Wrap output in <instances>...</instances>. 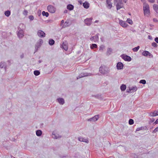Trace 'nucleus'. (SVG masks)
Instances as JSON below:
<instances>
[{
	"instance_id": "1",
	"label": "nucleus",
	"mask_w": 158,
	"mask_h": 158,
	"mask_svg": "<svg viewBox=\"0 0 158 158\" xmlns=\"http://www.w3.org/2000/svg\"><path fill=\"white\" fill-rule=\"evenodd\" d=\"M143 10L145 16L148 17L150 15V11L149 5L147 3L143 4Z\"/></svg>"
},
{
	"instance_id": "2",
	"label": "nucleus",
	"mask_w": 158,
	"mask_h": 158,
	"mask_svg": "<svg viewBox=\"0 0 158 158\" xmlns=\"http://www.w3.org/2000/svg\"><path fill=\"white\" fill-rule=\"evenodd\" d=\"M47 10L49 12L53 13L55 12L56 9L54 6L52 5H49L47 6Z\"/></svg>"
},
{
	"instance_id": "3",
	"label": "nucleus",
	"mask_w": 158,
	"mask_h": 158,
	"mask_svg": "<svg viewBox=\"0 0 158 158\" xmlns=\"http://www.w3.org/2000/svg\"><path fill=\"white\" fill-rule=\"evenodd\" d=\"M122 59L125 61H130L131 60V59L130 56L127 55L123 54L121 56Z\"/></svg>"
},
{
	"instance_id": "4",
	"label": "nucleus",
	"mask_w": 158,
	"mask_h": 158,
	"mask_svg": "<svg viewBox=\"0 0 158 158\" xmlns=\"http://www.w3.org/2000/svg\"><path fill=\"white\" fill-rule=\"evenodd\" d=\"M92 18H87L84 20V22L87 26H90L92 22Z\"/></svg>"
},
{
	"instance_id": "5",
	"label": "nucleus",
	"mask_w": 158,
	"mask_h": 158,
	"mask_svg": "<svg viewBox=\"0 0 158 158\" xmlns=\"http://www.w3.org/2000/svg\"><path fill=\"white\" fill-rule=\"evenodd\" d=\"M71 24V23L69 20H67L64 23L62 28H65L69 27Z\"/></svg>"
},
{
	"instance_id": "6",
	"label": "nucleus",
	"mask_w": 158,
	"mask_h": 158,
	"mask_svg": "<svg viewBox=\"0 0 158 158\" xmlns=\"http://www.w3.org/2000/svg\"><path fill=\"white\" fill-rule=\"evenodd\" d=\"M19 31L17 33V35L19 38H22L24 36V32L21 28L20 29H19Z\"/></svg>"
},
{
	"instance_id": "7",
	"label": "nucleus",
	"mask_w": 158,
	"mask_h": 158,
	"mask_svg": "<svg viewBox=\"0 0 158 158\" xmlns=\"http://www.w3.org/2000/svg\"><path fill=\"white\" fill-rule=\"evenodd\" d=\"M99 34H97L94 36H92L90 38V40L91 41H94V42L98 41L99 39Z\"/></svg>"
},
{
	"instance_id": "8",
	"label": "nucleus",
	"mask_w": 158,
	"mask_h": 158,
	"mask_svg": "<svg viewBox=\"0 0 158 158\" xmlns=\"http://www.w3.org/2000/svg\"><path fill=\"white\" fill-rule=\"evenodd\" d=\"M38 36L40 37H45V33L42 30H39L37 32Z\"/></svg>"
},
{
	"instance_id": "9",
	"label": "nucleus",
	"mask_w": 158,
	"mask_h": 158,
	"mask_svg": "<svg viewBox=\"0 0 158 158\" xmlns=\"http://www.w3.org/2000/svg\"><path fill=\"white\" fill-rule=\"evenodd\" d=\"M119 24L123 27H126L128 26V25L125 22L121 20H119Z\"/></svg>"
},
{
	"instance_id": "10",
	"label": "nucleus",
	"mask_w": 158,
	"mask_h": 158,
	"mask_svg": "<svg viewBox=\"0 0 158 158\" xmlns=\"http://www.w3.org/2000/svg\"><path fill=\"white\" fill-rule=\"evenodd\" d=\"M116 6L117 10H118L123 7V4L122 2V1L121 2L117 3Z\"/></svg>"
},
{
	"instance_id": "11",
	"label": "nucleus",
	"mask_w": 158,
	"mask_h": 158,
	"mask_svg": "<svg viewBox=\"0 0 158 158\" xmlns=\"http://www.w3.org/2000/svg\"><path fill=\"white\" fill-rule=\"evenodd\" d=\"M99 118V116L98 115H95L92 118L89 119L88 120L89 121H96L98 120Z\"/></svg>"
},
{
	"instance_id": "12",
	"label": "nucleus",
	"mask_w": 158,
	"mask_h": 158,
	"mask_svg": "<svg viewBox=\"0 0 158 158\" xmlns=\"http://www.w3.org/2000/svg\"><path fill=\"white\" fill-rule=\"evenodd\" d=\"M117 69H123V64L120 62H118L117 64Z\"/></svg>"
},
{
	"instance_id": "13",
	"label": "nucleus",
	"mask_w": 158,
	"mask_h": 158,
	"mask_svg": "<svg viewBox=\"0 0 158 158\" xmlns=\"http://www.w3.org/2000/svg\"><path fill=\"white\" fill-rule=\"evenodd\" d=\"M142 55L143 56H152V55L149 52L147 51H143L142 53Z\"/></svg>"
},
{
	"instance_id": "14",
	"label": "nucleus",
	"mask_w": 158,
	"mask_h": 158,
	"mask_svg": "<svg viewBox=\"0 0 158 158\" xmlns=\"http://www.w3.org/2000/svg\"><path fill=\"white\" fill-rule=\"evenodd\" d=\"M150 115L152 117H155L158 115V110H155L154 112L151 113Z\"/></svg>"
},
{
	"instance_id": "15",
	"label": "nucleus",
	"mask_w": 158,
	"mask_h": 158,
	"mask_svg": "<svg viewBox=\"0 0 158 158\" xmlns=\"http://www.w3.org/2000/svg\"><path fill=\"white\" fill-rule=\"evenodd\" d=\"M112 49L110 48H108L106 52V55L108 56L110 55L112 53Z\"/></svg>"
},
{
	"instance_id": "16",
	"label": "nucleus",
	"mask_w": 158,
	"mask_h": 158,
	"mask_svg": "<svg viewBox=\"0 0 158 158\" xmlns=\"http://www.w3.org/2000/svg\"><path fill=\"white\" fill-rule=\"evenodd\" d=\"M62 48H63L65 51L67 50L68 47L67 44L65 43H63Z\"/></svg>"
},
{
	"instance_id": "17",
	"label": "nucleus",
	"mask_w": 158,
	"mask_h": 158,
	"mask_svg": "<svg viewBox=\"0 0 158 158\" xmlns=\"http://www.w3.org/2000/svg\"><path fill=\"white\" fill-rule=\"evenodd\" d=\"M79 140L80 141L85 142L86 143H88L89 142L88 140L87 139H85L82 137L79 138Z\"/></svg>"
},
{
	"instance_id": "18",
	"label": "nucleus",
	"mask_w": 158,
	"mask_h": 158,
	"mask_svg": "<svg viewBox=\"0 0 158 158\" xmlns=\"http://www.w3.org/2000/svg\"><path fill=\"white\" fill-rule=\"evenodd\" d=\"M153 7L154 10L158 14V5L157 4H154Z\"/></svg>"
},
{
	"instance_id": "19",
	"label": "nucleus",
	"mask_w": 158,
	"mask_h": 158,
	"mask_svg": "<svg viewBox=\"0 0 158 158\" xmlns=\"http://www.w3.org/2000/svg\"><path fill=\"white\" fill-rule=\"evenodd\" d=\"M67 9L70 10H73L74 8V6L71 4H69L67 6Z\"/></svg>"
},
{
	"instance_id": "20",
	"label": "nucleus",
	"mask_w": 158,
	"mask_h": 158,
	"mask_svg": "<svg viewBox=\"0 0 158 158\" xmlns=\"http://www.w3.org/2000/svg\"><path fill=\"white\" fill-rule=\"evenodd\" d=\"M83 5L84 7L86 9L88 8L89 7V4L88 2H87L83 3Z\"/></svg>"
},
{
	"instance_id": "21",
	"label": "nucleus",
	"mask_w": 158,
	"mask_h": 158,
	"mask_svg": "<svg viewBox=\"0 0 158 158\" xmlns=\"http://www.w3.org/2000/svg\"><path fill=\"white\" fill-rule=\"evenodd\" d=\"M0 67L1 68L6 69V65L4 62H2L0 63Z\"/></svg>"
},
{
	"instance_id": "22",
	"label": "nucleus",
	"mask_w": 158,
	"mask_h": 158,
	"mask_svg": "<svg viewBox=\"0 0 158 158\" xmlns=\"http://www.w3.org/2000/svg\"><path fill=\"white\" fill-rule=\"evenodd\" d=\"M58 102L61 104H63L64 103V100L62 98H59L57 99Z\"/></svg>"
},
{
	"instance_id": "23",
	"label": "nucleus",
	"mask_w": 158,
	"mask_h": 158,
	"mask_svg": "<svg viewBox=\"0 0 158 158\" xmlns=\"http://www.w3.org/2000/svg\"><path fill=\"white\" fill-rule=\"evenodd\" d=\"M137 88L136 86L132 87L130 89V91H131V92H135L137 91Z\"/></svg>"
},
{
	"instance_id": "24",
	"label": "nucleus",
	"mask_w": 158,
	"mask_h": 158,
	"mask_svg": "<svg viewBox=\"0 0 158 158\" xmlns=\"http://www.w3.org/2000/svg\"><path fill=\"white\" fill-rule=\"evenodd\" d=\"M55 41L53 39H51L49 40V44L51 45H52L54 44Z\"/></svg>"
},
{
	"instance_id": "25",
	"label": "nucleus",
	"mask_w": 158,
	"mask_h": 158,
	"mask_svg": "<svg viewBox=\"0 0 158 158\" xmlns=\"http://www.w3.org/2000/svg\"><path fill=\"white\" fill-rule=\"evenodd\" d=\"M126 88V86L125 85H122L120 87V89H121L122 91H124L125 90Z\"/></svg>"
},
{
	"instance_id": "26",
	"label": "nucleus",
	"mask_w": 158,
	"mask_h": 158,
	"mask_svg": "<svg viewBox=\"0 0 158 158\" xmlns=\"http://www.w3.org/2000/svg\"><path fill=\"white\" fill-rule=\"evenodd\" d=\"M42 14L43 16H46V17H48L49 13L48 12H45V11H43L42 12Z\"/></svg>"
},
{
	"instance_id": "27",
	"label": "nucleus",
	"mask_w": 158,
	"mask_h": 158,
	"mask_svg": "<svg viewBox=\"0 0 158 158\" xmlns=\"http://www.w3.org/2000/svg\"><path fill=\"white\" fill-rule=\"evenodd\" d=\"M98 47L97 45L96 44H92L90 46V48L91 49H94V48H96Z\"/></svg>"
},
{
	"instance_id": "28",
	"label": "nucleus",
	"mask_w": 158,
	"mask_h": 158,
	"mask_svg": "<svg viewBox=\"0 0 158 158\" xmlns=\"http://www.w3.org/2000/svg\"><path fill=\"white\" fill-rule=\"evenodd\" d=\"M42 133V131L40 130H37L36 131V135L38 136H40L41 135Z\"/></svg>"
},
{
	"instance_id": "29",
	"label": "nucleus",
	"mask_w": 158,
	"mask_h": 158,
	"mask_svg": "<svg viewBox=\"0 0 158 158\" xmlns=\"http://www.w3.org/2000/svg\"><path fill=\"white\" fill-rule=\"evenodd\" d=\"M107 7L109 9H110L112 7V3L110 2H108V3H106Z\"/></svg>"
},
{
	"instance_id": "30",
	"label": "nucleus",
	"mask_w": 158,
	"mask_h": 158,
	"mask_svg": "<svg viewBox=\"0 0 158 158\" xmlns=\"http://www.w3.org/2000/svg\"><path fill=\"white\" fill-rule=\"evenodd\" d=\"M10 14V12L9 10L6 11L5 12V15L7 17H9Z\"/></svg>"
},
{
	"instance_id": "31",
	"label": "nucleus",
	"mask_w": 158,
	"mask_h": 158,
	"mask_svg": "<svg viewBox=\"0 0 158 158\" xmlns=\"http://www.w3.org/2000/svg\"><path fill=\"white\" fill-rule=\"evenodd\" d=\"M105 47L104 45H101L100 46L99 51L102 52L103 49L105 48Z\"/></svg>"
},
{
	"instance_id": "32",
	"label": "nucleus",
	"mask_w": 158,
	"mask_h": 158,
	"mask_svg": "<svg viewBox=\"0 0 158 158\" xmlns=\"http://www.w3.org/2000/svg\"><path fill=\"white\" fill-rule=\"evenodd\" d=\"M139 46H138L132 49V50L134 52H137L139 48Z\"/></svg>"
},
{
	"instance_id": "33",
	"label": "nucleus",
	"mask_w": 158,
	"mask_h": 158,
	"mask_svg": "<svg viewBox=\"0 0 158 158\" xmlns=\"http://www.w3.org/2000/svg\"><path fill=\"white\" fill-rule=\"evenodd\" d=\"M34 74L35 76H38L40 74V72L38 70H35L34 72Z\"/></svg>"
},
{
	"instance_id": "34",
	"label": "nucleus",
	"mask_w": 158,
	"mask_h": 158,
	"mask_svg": "<svg viewBox=\"0 0 158 158\" xmlns=\"http://www.w3.org/2000/svg\"><path fill=\"white\" fill-rule=\"evenodd\" d=\"M127 21L129 24L131 25H132L133 23L132 21L129 18L127 19Z\"/></svg>"
},
{
	"instance_id": "35",
	"label": "nucleus",
	"mask_w": 158,
	"mask_h": 158,
	"mask_svg": "<svg viewBox=\"0 0 158 158\" xmlns=\"http://www.w3.org/2000/svg\"><path fill=\"white\" fill-rule=\"evenodd\" d=\"M99 71L100 73L103 74H105L107 72L106 70H99Z\"/></svg>"
},
{
	"instance_id": "36",
	"label": "nucleus",
	"mask_w": 158,
	"mask_h": 158,
	"mask_svg": "<svg viewBox=\"0 0 158 158\" xmlns=\"http://www.w3.org/2000/svg\"><path fill=\"white\" fill-rule=\"evenodd\" d=\"M129 123L130 125H132L134 124V121L132 119H130L129 121Z\"/></svg>"
},
{
	"instance_id": "37",
	"label": "nucleus",
	"mask_w": 158,
	"mask_h": 158,
	"mask_svg": "<svg viewBox=\"0 0 158 158\" xmlns=\"http://www.w3.org/2000/svg\"><path fill=\"white\" fill-rule=\"evenodd\" d=\"M139 83L145 84L146 83V81L145 80H142L139 81Z\"/></svg>"
},
{
	"instance_id": "38",
	"label": "nucleus",
	"mask_w": 158,
	"mask_h": 158,
	"mask_svg": "<svg viewBox=\"0 0 158 158\" xmlns=\"http://www.w3.org/2000/svg\"><path fill=\"white\" fill-rule=\"evenodd\" d=\"M152 46L154 47H156L157 46V44L155 42H153L152 44Z\"/></svg>"
},
{
	"instance_id": "39",
	"label": "nucleus",
	"mask_w": 158,
	"mask_h": 158,
	"mask_svg": "<svg viewBox=\"0 0 158 158\" xmlns=\"http://www.w3.org/2000/svg\"><path fill=\"white\" fill-rule=\"evenodd\" d=\"M122 1V0H114V3H117L119 2H121Z\"/></svg>"
},
{
	"instance_id": "40",
	"label": "nucleus",
	"mask_w": 158,
	"mask_h": 158,
	"mask_svg": "<svg viewBox=\"0 0 158 158\" xmlns=\"http://www.w3.org/2000/svg\"><path fill=\"white\" fill-rule=\"evenodd\" d=\"M29 19L31 20H32L34 19V17L33 16L31 15H30L29 16Z\"/></svg>"
},
{
	"instance_id": "41",
	"label": "nucleus",
	"mask_w": 158,
	"mask_h": 158,
	"mask_svg": "<svg viewBox=\"0 0 158 158\" xmlns=\"http://www.w3.org/2000/svg\"><path fill=\"white\" fill-rule=\"evenodd\" d=\"M52 137L54 139H57L59 137H57V136H56L55 134L53 133L52 134Z\"/></svg>"
},
{
	"instance_id": "42",
	"label": "nucleus",
	"mask_w": 158,
	"mask_h": 158,
	"mask_svg": "<svg viewBox=\"0 0 158 158\" xmlns=\"http://www.w3.org/2000/svg\"><path fill=\"white\" fill-rule=\"evenodd\" d=\"M41 44L40 43H38L37 42V43L35 45L36 46H38L39 47H40L41 46Z\"/></svg>"
},
{
	"instance_id": "43",
	"label": "nucleus",
	"mask_w": 158,
	"mask_h": 158,
	"mask_svg": "<svg viewBox=\"0 0 158 158\" xmlns=\"http://www.w3.org/2000/svg\"><path fill=\"white\" fill-rule=\"evenodd\" d=\"M38 42V43H40V44L41 45V44L43 43V40L42 39H40Z\"/></svg>"
},
{
	"instance_id": "44",
	"label": "nucleus",
	"mask_w": 158,
	"mask_h": 158,
	"mask_svg": "<svg viewBox=\"0 0 158 158\" xmlns=\"http://www.w3.org/2000/svg\"><path fill=\"white\" fill-rule=\"evenodd\" d=\"M158 131V128L157 127H156L154 130L153 131L154 133H156Z\"/></svg>"
},
{
	"instance_id": "45",
	"label": "nucleus",
	"mask_w": 158,
	"mask_h": 158,
	"mask_svg": "<svg viewBox=\"0 0 158 158\" xmlns=\"http://www.w3.org/2000/svg\"><path fill=\"white\" fill-rule=\"evenodd\" d=\"M64 20H61V23H60V26H62L63 25V24L64 23Z\"/></svg>"
},
{
	"instance_id": "46",
	"label": "nucleus",
	"mask_w": 158,
	"mask_h": 158,
	"mask_svg": "<svg viewBox=\"0 0 158 158\" xmlns=\"http://www.w3.org/2000/svg\"><path fill=\"white\" fill-rule=\"evenodd\" d=\"M39 47H38V46H35V52H34V53L36 52L37 51V50H38V48H39Z\"/></svg>"
},
{
	"instance_id": "47",
	"label": "nucleus",
	"mask_w": 158,
	"mask_h": 158,
	"mask_svg": "<svg viewBox=\"0 0 158 158\" xmlns=\"http://www.w3.org/2000/svg\"><path fill=\"white\" fill-rule=\"evenodd\" d=\"M28 12L27 10H24L23 12V14L24 15H27Z\"/></svg>"
},
{
	"instance_id": "48",
	"label": "nucleus",
	"mask_w": 158,
	"mask_h": 158,
	"mask_svg": "<svg viewBox=\"0 0 158 158\" xmlns=\"http://www.w3.org/2000/svg\"><path fill=\"white\" fill-rule=\"evenodd\" d=\"M105 68H106V66L105 65H103V66H101L100 67L99 69H105Z\"/></svg>"
},
{
	"instance_id": "49",
	"label": "nucleus",
	"mask_w": 158,
	"mask_h": 158,
	"mask_svg": "<svg viewBox=\"0 0 158 158\" xmlns=\"http://www.w3.org/2000/svg\"><path fill=\"white\" fill-rule=\"evenodd\" d=\"M148 1L151 3H153L155 2V0H148Z\"/></svg>"
},
{
	"instance_id": "50",
	"label": "nucleus",
	"mask_w": 158,
	"mask_h": 158,
	"mask_svg": "<svg viewBox=\"0 0 158 158\" xmlns=\"http://www.w3.org/2000/svg\"><path fill=\"white\" fill-rule=\"evenodd\" d=\"M153 21L154 22L157 23L158 22L157 19L156 18H154L153 19Z\"/></svg>"
},
{
	"instance_id": "51",
	"label": "nucleus",
	"mask_w": 158,
	"mask_h": 158,
	"mask_svg": "<svg viewBox=\"0 0 158 158\" xmlns=\"http://www.w3.org/2000/svg\"><path fill=\"white\" fill-rule=\"evenodd\" d=\"M155 41L158 44V37H156L155 39Z\"/></svg>"
},
{
	"instance_id": "52",
	"label": "nucleus",
	"mask_w": 158,
	"mask_h": 158,
	"mask_svg": "<svg viewBox=\"0 0 158 158\" xmlns=\"http://www.w3.org/2000/svg\"><path fill=\"white\" fill-rule=\"evenodd\" d=\"M155 124H158V118L157 119L154 123Z\"/></svg>"
},
{
	"instance_id": "53",
	"label": "nucleus",
	"mask_w": 158,
	"mask_h": 158,
	"mask_svg": "<svg viewBox=\"0 0 158 158\" xmlns=\"http://www.w3.org/2000/svg\"><path fill=\"white\" fill-rule=\"evenodd\" d=\"M111 0H106V3H108V2H110Z\"/></svg>"
},
{
	"instance_id": "54",
	"label": "nucleus",
	"mask_w": 158,
	"mask_h": 158,
	"mask_svg": "<svg viewBox=\"0 0 158 158\" xmlns=\"http://www.w3.org/2000/svg\"><path fill=\"white\" fill-rule=\"evenodd\" d=\"M64 13H68V10H64Z\"/></svg>"
},
{
	"instance_id": "55",
	"label": "nucleus",
	"mask_w": 158,
	"mask_h": 158,
	"mask_svg": "<svg viewBox=\"0 0 158 158\" xmlns=\"http://www.w3.org/2000/svg\"><path fill=\"white\" fill-rule=\"evenodd\" d=\"M23 56H24V55H23V54H22V55L21 56V58H22L23 57Z\"/></svg>"
},
{
	"instance_id": "56",
	"label": "nucleus",
	"mask_w": 158,
	"mask_h": 158,
	"mask_svg": "<svg viewBox=\"0 0 158 158\" xmlns=\"http://www.w3.org/2000/svg\"><path fill=\"white\" fill-rule=\"evenodd\" d=\"M98 20H96L95 22H94V23H97V22H98Z\"/></svg>"
},
{
	"instance_id": "57",
	"label": "nucleus",
	"mask_w": 158,
	"mask_h": 158,
	"mask_svg": "<svg viewBox=\"0 0 158 158\" xmlns=\"http://www.w3.org/2000/svg\"><path fill=\"white\" fill-rule=\"evenodd\" d=\"M42 62V60H39L38 61L39 63H40L41 62Z\"/></svg>"
},
{
	"instance_id": "58",
	"label": "nucleus",
	"mask_w": 158,
	"mask_h": 158,
	"mask_svg": "<svg viewBox=\"0 0 158 158\" xmlns=\"http://www.w3.org/2000/svg\"><path fill=\"white\" fill-rule=\"evenodd\" d=\"M127 0H123V1L125 3H126L127 2Z\"/></svg>"
},
{
	"instance_id": "59",
	"label": "nucleus",
	"mask_w": 158,
	"mask_h": 158,
	"mask_svg": "<svg viewBox=\"0 0 158 158\" xmlns=\"http://www.w3.org/2000/svg\"><path fill=\"white\" fill-rule=\"evenodd\" d=\"M155 121V119L154 118H153L152 120V122H153Z\"/></svg>"
},
{
	"instance_id": "60",
	"label": "nucleus",
	"mask_w": 158,
	"mask_h": 158,
	"mask_svg": "<svg viewBox=\"0 0 158 158\" xmlns=\"http://www.w3.org/2000/svg\"><path fill=\"white\" fill-rule=\"evenodd\" d=\"M141 2H144L145 1V0H141Z\"/></svg>"
},
{
	"instance_id": "61",
	"label": "nucleus",
	"mask_w": 158,
	"mask_h": 158,
	"mask_svg": "<svg viewBox=\"0 0 158 158\" xmlns=\"http://www.w3.org/2000/svg\"><path fill=\"white\" fill-rule=\"evenodd\" d=\"M87 76V75H84L83 77H84V76ZM81 77H83V76H81Z\"/></svg>"
},
{
	"instance_id": "62",
	"label": "nucleus",
	"mask_w": 158,
	"mask_h": 158,
	"mask_svg": "<svg viewBox=\"0 0 158 158\" xmlns=\"http://www.w3.org/2000/svg\"><path fill=\"white\" fill-rule=\"evenodd\" d=\"M157 4H158V0L157 1Z\"/></svg>"
},
{
	"instance_id": "63",
	"label": "nucleus",
	"mask_w": 158,
	"mask_h": 158,
	"mask_svg": "<svg viewBox=\"0 0 158 158\" xmlns=\"http://www.w3.org/2000/svg\"><path fill=\"white\" fill-rule=\"evenodd\" d=\"M157 127V128H158V127Z\"/></svg>"
}]
</instances>
